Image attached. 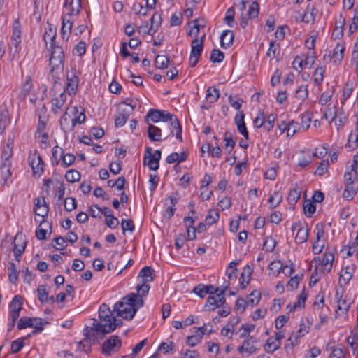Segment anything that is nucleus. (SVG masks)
<instances>
[{"label":"nucleus","mask_w":358,"mask_h":358,"mask_svg":"<svg viewBox=\"0 0 358 358\" xmlns=\"http://www.w3.org/2000/svg\"><path fill=\"white\" fill-rule=\"evenodd\" d=\"M144 300L140 296L131 293L122 298L121 301L115 303L114 310L117 315L124 319L131 320L136 311L143 306Z\"/></svg>","instance_id":"f257e3e1"},{"label":"nucleus","mask_w":358,"mask_h":358,"mask_svg":"<svg viewBox=\"0 0 358 358\" xmlns=\"http://www.w3.org/2000/svg\"><path fill=\"white\" fill-rule=\"evenodd\" d=\"M50 57L49 64L50 66V73L53 80H59V74L64 69V51L62 46H50Z\"/></svg>","instance_id":"f03ea898"},{"label":"nucleus","mask_w":358,"mask_h":358,"mask_svg":"<svg viewBox=\"0 0 358 358\" xmlns=\"http://www.w3.org/2000/svg\"><path fill=\"white\" fill-rule=\"evenodd\" d=\"M113 314L108 317H99V320L92 319L93 322L92 327H86L84 329L85 334L91 339H95V334L101 335V338L108 334V327L114 318Z\"/></svg>","instance_id":"7ed1b4c3"},{"label":"nucleus","mask_w":358,"mask_h":358,"mask_svg":"<svg viewBox=\"0 0 358 358\" xmlns=\"http://www.w3.org/2000/svg\"><path fill=\"white\" fill-rule=\"evenodd\" d=\"M51 110L57 115L62 110L65 103L66 99V89L62 83L55 80L51 89Z\"/></svg>","instance_id":"20e7f679"},{"label":"nucleus","mask_w":358,"mask_h":358,"mask_svg":"<svg viewBox=\"0 0 358 358\" xmlns=\"http://www.w3.org/2000/svg\"><path fill=\"white\" fill-rule=\"evenodd\" d=\"M345 189L343 196L351 200L358 190L357 171H347L344 174Z\"/></svg>","instance_id":"39448f33"},{"label":"nucleus","mask_w":358,"mask_h":358,"mask_svg":"<svg viewBox=\"0 0 358 358\" xmlns=\"http://www.w3.org/2000/svg\"><path fill=\"white\" fill-rule=\"evenodd\" d=\"M199 20L195 19L188 24L189 30L187 32L189 36L192 38L191 45H203L206 33L204 25L199 23Z\"/></svg>","instance_id":"423d86ee"},{"label":"nucleus","mask_w":358,"mask_h":358,"mask_svg":"<svg viewBox=\"0 0 358 358\" xmlns=\"http://www.w3.org/2000/svg\"><path fill=\"white\" fill-rule=\"evenodd\" d=\"M36 202L34 206V213L36 215L41 216L43 220L40 222V227L44 226L51 229V224L48 222L45 218L47 217L49 208L45 202L44 197H39L36 199Z\"/></svg>","instance_id":"0eeeda50"},{"label":"nucleus","mask_w":358,"mask_h":358,"mask_svg":"<svg viewBox=\"0 0 358 358\" xmlns=\"http://www.w3.org/2000/svg\"><path fill=\"white\" fill-rule=\"evenodd\" d=\"M162 152L159 150H157L152 153L150 147L146 148L145 155L143 159L144 165H147L150 169L157 171L159 166V160L161 159Z\"/></svg>","instance_id":"6e6552de"},{"label":"nucleus","mask_w":358,"mask_h":358,"mask_svg":"<svg viewBox=\"0 0 358 358\" xmlns=\"http://www.w3.org/2000/svg\"><path fill=\"white\" fill-rule=\"evenodd\" d=\"M29 164L31 166L34 176H40L44 171V162L37 151L29 156Z\"/></svg>","instance_id":"1a4fd4ad"},{"label":"nucleus","mask_w":358,"mask_h":358,"mask_svg":"<svg viewBox=\"0 0 358 358\" xmlns=\"http://www.w3.org/2000/svg\"><path fill=\"white\" fill-rule=\"evenodd\" d=\"M122 341L118 336H111L102 344L101 352L105 355H110L112 352L121 348Z\"/></svg>","instance_id":"9d476101"},{"label":"nucleus","mask_w":358,"mask_h":358,"mask_svg":"<svg viewBox=\"0 0 358 358\" xmlns=\"http://www.w3.org/2000/svg\"><path fill=\"white\" fill-rule=\"evenodd\" d=\"M67 110L64 113V114L62 116L60 120V125L62 129L64 131V132L73 131L75 125L78 124H82L85 121V115L84 110L80 113V115L75 118L71 120V124L70 126L68 125V120L66 117Z\"/></svg>","instance_id":"9b49d317"},{"label":"nucleus","mask_w":358,"mask_h":358,"mask_svg":"<svg viewBox=\"0 0 358 358\" xmlns=\"http://www.w3.org/2000/svg\"><path fill=\"white\" fill-rule=\"evenodd\" d=\"M292 231H297L295 241L297 243H303L306 242L308 237V229L306 224L301 222H295L292 226Z\"/></svg>","instance_id":"f8f14e48"},{"label":"nucleus","mask_w":358,"mask_h":358,"mask_svg":"<svg viewBox=\"0 0 358 358\" xmlns=\"http://www.w3.org/2000/svg\"><path fill=\"white\" fill-rule=\"evenodd\" d=\"M146 116L152 122H158L159 121L168 122V119L171 118V114L169 112L157 109H150Z\"/></svg>","instance_id":"ddd939ff"},{"label":"nucleus","mask_w":358,"mask_h":358,"mask_svg":"<svg viewBox=\"0 0 358 358\" xmlns=\"http://www.w3.org/2000/svg\"><path fill=\"white\" fill-rule=\"evenodd\" d=\"M11 162H1L0 165V184L5 185L12 182Z\"/></svg>","instance_id":"4468645a"},{"label":"nucleus","mask_w":358,"mask_h":358,"mask_svg":"<svg viewBox=\"0 0 358 358\" xmlns=\"http://www.w3.org/2000/svg\"><path fill=\"white\" fill-rule=\"evenodd\" d=\"M26 240L22 234H17L14 238L13 252L16 259L19 262V257L23 253L26 247Z\"/></svg>","instance_id":"2eb2a0df"},{"label":"nucleus","mask_w":358,"mask_h":358,"mask_svg":"<svg viewBox=\"0 0 358 358\" xmlns=\"http://www.w3.org/2000/svg\"><path fill=\"white\" fill-rule=\"evenodd\" d=\"M131 115V109L126 110L122 106H118L117 115L115 116V125L116 127H122Z\"/></svg>","instance_id":"dca6fc26"},{"label":"nucleus","mask_w":358,"mask_h":358,"mask_svg":"<svg viewBox=\"0 0 358 358\" xmlns=\"http://www.w3.org/2000/svg\"><path fill=\"white\" fill-rule=\"evenodd\" d=\"M334 260V255L332 252H325L324 253L322 259L320 262L322 273H327L331 271Z\"/></svg>","instance_id":"f3484780"},{"label":"nucleus","mask_w":358,"mask_h":358,"mask_svg":"<svg viewBox=\"0 0 358 358\" xmlns=\"http://www.w3.org/2000/svg\"><path fill=\"white\" fill-rule=\"evenodd\" d=\"M256 342L254 337L248 336L245 340L243 342L242 345L238 348V351L240 353L243 352H247L248 355H252L255 353L257 350V348L254 345Z\"/></svg>","instance_id":"a211bd4d"},{"label":"nucleus","mask_w":358,"mask_h":358,"mask_svg":"<svg viewBox=\"0 0 358 358\" xmlns=\"http://www.w3.org/2000/svg\"><path fill=\"white\" fill-rule=\"evenodd\" d=\"M212 182V178L208 174H205L203 183V185L201 187L200 197L202 201H208L213 195V191H209L207 195H205V191H208V186Z\"/></svg>","instance_id":"6ab92c4d"},{"label":"nucleus","mask_w":358,"mask_h":358,"mask_svg":"<svg viewBox=\"0 0 358 358\" xmlns=\"http://www.w3.org/2000/svg\"><path fill=\"white\" fill-rule=\"evenodd\" d=\"M203 46H192V51L189 60V64L191 67H194L197 64L203 51Z\"/></svg>","instance_id":"aec40b11"},{"label":"nucleus","mask_w":358,"mask_h":358,"mask_svg":"<svg viewBox=\"0 0 358 358\" xmlns=\"http://www.w3.org/2000/svg\"><path fill=\"white\" fill-rule=\"evenodd\" d=\"M66 79V90L68 93L69 94H75L78 85V78L75 75V73H72L71 76L67 73Z\"/></svg>","instance_id":"412c9836"},{"label":"nucleus","mask_w":358,"mask_h":358,"mask_svg":"<svg viewBox=\"0 0 358 358\" xmlns=\"http://www.w3.org/2000/svg\"><path fill=\"white\" fill-rule=\"evenodd\" d=\"M84 336H85V338L79 341L78 343V349L79 350L85 351V352L88 353V351L90 350L92 343H95L98 341L99 338L98 335L95 334V339H91L88 338L85 333L83 332Z\"/></svg>","instance_id":"4be33fe9"},{"label":"nucleus","mask_w":358,"mask_h":358,"mask_svg":"<svg viewBox=\"0 0 358 358\" xmlns=\"http://www.w3.org/2000/svg\"><path fill=\"white\" fill-rule=\"evenodd\" d=\"M152 272L153 269L150 266H145L140 271L138 278H141V282L149 284L153 280Z\"/></svg>","instance_id":"5701e85b"},{"label":"nucleus","mask_w":358,"mask_h":358,"mask_svg":"<svg viewBox=\"0 0 358 358\" xmlns=\"http://www.w3.org/2000/svg\"><path fill=\"white\" fill-rule=\"evenodd\" d=\"M13 141L12 140H8V143L5 146H3L1 152V159L2 162H11L10 159L13 156Z\"/></svg>","instance_id":"b1692460"},{"label":"nucleus","mask_w":358,"mask_h":358,"mask_svg":"<svg viewBox=\"0 0 358 358\" xmlns=\"http://www.w3.org/2000/svg\"><path fill=\"white\" fill-rule=\"evenodd\" d=\"M148 136L151 141H159L162 140V131L161 129L152 125L149 124L148 129Z\"/></svg>","instance_id":"393cba45"},{"label":"nucleus","mask_w":358,"mask_h":358,"mask_svg":"<svg viewBox=\"0 0 358 358\" xmlns=\"http://www.w3.org/2000/svg\"><path fill=\"white\" fill-rule=\"evenodd\" d=\"M12 41L15 45L20 44L21 41V25L18 19H16L13 25Z\"/></svg>","instance_id":"a878e982"},{"label":"nucleus","mask_w":358,"mask_h":358,"mask_svg":"<svg viewBox=\"0 0 358 358\" xmlns=\"http://www.w3.org/2000/svg\"><path fill=\"white\" fill-rule=\"evenodd\" d=\"M288 268V266H283L282 262L280 260L278 261H273L268 266V268L270 271L273 272V275L275 276H278L282 271H285Z\"/></svg>","instance_id":"bb28decb"},{"label":"nucleus","mask_w":358,"mask_h":358,"mask_svg":"<svg viewBox=\"0 0 358 358\" xmlns=\"http://www.w3.org/2000/svg\"><path fill=\"white\" fill-rule=\"evenodd\" d=\"M336 115L337 113L336 105H333L332 106L328 105L327 107V110H325L322 115V118L325 119L330 123L332 121H334V118H336Z\"/></svg>","instance_id":"cd10ccee"},{"label":"nucleus","mask_w":358,"mask_h":358,"mask_svg":"<svg viewBox=\"0 0 358 358\" xmlns=\"http://www.w3.org/2000/svg\"><path fill=\"white\" fill-rule=\"evenodd\" d=\"M335 299L338 303V309L347 313L350 308V303H348L345 299H343V296L339 294L338 292H336Z\"/></svg>","instance_id":"c85d7f7f"},{"label":"nucleus","mask_w":358,"mask_h":358,"mask_svg":"<svg viewBox=\"0 0 358 358\" xmlns=\"http://www.w3.org/2000/svg\"><path fill=\"white\" fill-rule=\"evenodd\" d=\"M301 191L298 187H294L290 189L287 201L290 205H294L300 199Z\"/></svg>","instance_id":"c756f323"},{"label":"nucleus","mask_w":358,"mask_h":358,"mask_svg":"<svg viewBox=\"0 0 358 358\" xmlns=\"http://www.w3.org/2000/svg\"><path fill=\"white\" fill-rule=\"evenodd\" d=\"M220 45H230L233 43L234 35L230 30L223 31L220 35Z\"/></svg>","instance_id":"7c9ffc66"},{"label":"nucleus","mask_w":358,"mask_h":358,"mask_svg":"<svg viewBox=\"0 0 358 358\" xmlns=\"http://www.w3.org/2000/svg\"><path fill=\"white\" fill-rule=\"evenodd\" d=\"M282 194L279 191H275L269 197L268 202L271 207L274 208L277 207L282 201Z\"/></svg>","instance_id":"2f4dec72"},{"label":"nucleus","mask_w":358,"mask_h":358,"mask_svg":"<svg viewBox=\"0 0 358 358\" xmlns=\"http://www.w3.org/2000/svg\"><path fill=\"white\" fill-rule=\"evenodd\" d=\"M266 55L271 59L275 58L277 61L281 59L282 54L280 46H269L266 52Z\"/></svg>","instance_id":"473e14b6"},{"label":"nucleus","mask_w":358,"mask_h":358,"mask_svg":"<svg viewBox=\"0 0 358 358\" xmlns=\"http://www.w3.org/2000/svg\"><path fill=\"white\" fill-rule=\"evenodd\" d=\"M9 308L10 310L20 313L22 308V298L19 295L15 296L9 305Z\"/></svg>","instance_id":"72a5a7b5"},{"label":"nucleus","mask_w":358,"mask_h":358,"mask_svg":"<svg viewBox=\"0 0 358 358\" xmlns=\"http://www.w3.org/2000/svg\"><path fill=\"white\" fill-rule=\"evenodd\" d=\"M314 47L315 46L308 47V51L306 52V59L304 60V64L308 65L310 67L314 64L316 59Z\"/></svg>","instance_id":"f704fd0d"},{"label":"nucleus","mask_w":358,"mask_h":358,"mask_svg":"<svg viewBox=\"0 0 358 358\" xmlns=\"http://www.w3.org/2000/svg\"><path fill=\"white\" fill-rule=\"evenodd\" d=\"M220 92L219 90L215 87H209L206 91V99L210 103H214L217 101L219 99Z\"/></svg>","instance_id":"c9c22d12"},{"label":"nucleus","mask_w":358,"mask_h":358,"mask_svg":"<svg viewBox=\"0 0 358 358\" xmlns=\"http://www.w3.org/2000/svg\"><path fill=\"white\" fill-rule=\"evenodd\" d=\"M32 87L31 78L27 76L20 93V99H25Z\"/></svg>","instance_id":"e433bc0d"},{"label":"nucleus","mask_w":358,"mask_h":358,"mask_svg":"<svg viewBox=\"0 0 358 358\" xmlns=\"http://www.w3.org/2000/svg\"><path fill=\"white\" fill-rule=\"evenodd\" d=\"M37 294L38 300L41 303H46L48 301L49 292L47 290L46 285H39L37 288Z\"/></svg>","instance_id":"4c0bfd02"},{"label":"nucleus","mask_w":358,"mask_h":358,"mask_svg":"<svg viewBox=\"0 0 358 358\" xmlns=\"http://www.w3.org/2000/svg\"><path fill=\"white\" fill-rule=\"evenodd\" d=\"M65 179L69 182H78L80 179V173L75 169L69 170L65 174Z\"/></svg>","instance_id":"58836bf2"},{"label":"nucleus","mask_w":358,"mask_h":358,"mask_svg":"<svg viewBox=\"0 0 358 358\" xmlns=\"http://www.w3.org/2000/svg\"><path fill=\"white\" fill-rule=\"evenodd\" d=\"M266 351L268 353H273L275 350H278L280 347V342L275 343L273 338H268L266 343Z\"/></svg>","instance_id":"ea45409f"},{"label":"nucleus","mask_w":358,"mask_h":358,"mask_svg":"<svg viewBox=\"0 0 358 358\" xmlns=\"http://www.w3.org/2000/svg\"><path fill=\"white\" fill-rule=\"evenodd\" d=\"M150 285L146 282H141L136 286L137 293H134V295L140 296L141 299L146 296L150 290Z\"/></svg>","instance_id":"a19ab883"},{"label":"nucleus","mask_w":358,"mask_h":358,"mask_svg":"<svg viewBox=\"0 0 358 358\" xmlns=\"http://www.w3.org/2000/svg\"><path fill=\"white\" fill-rule=\"evenodd\" d=\"M315 205L310 200H305L303 203V211L307 217H311L315 212Z\"/></svg>","instance_id":"79ce46f5"},{"label":"nucleus","mask_w":358,"mask_h":358,"mask_svg":"<svg viewBox=\"0 0 358 358\" xmlns=\"http://www.w3.org/2000/svg\"><path fill=\"white\" fill-rule=\"evenodd\" d=\"M344 50V46H336L334 49L331 59H333L334 62H341L343 58Z\"/></svg>","instance_id":"37998d69"},{"label":"nucleus","mask_w":358,"mask_h":358,"mask_svg":"<svg viewBox=\"0 0 358 358\" xmlns=\"http://www.w3.org/2000/svg\"><path fill=\"white\" fill-rule=\"evenodd\" d=\"M25 343L23 338H17L11 343V353L15 354L20 352L24 346Z\"/></svg>","instance_id":"c03bdc74"},{"label":"nucleus","mask_w":358,"mask_h":358,"mask_svg":"<svg viewBox=\"0 0 358 358\" xmlns=\"http://www.w3.org/2000/svg\"><path fill=\"white\" fill-rule=\"evenodd\" d=\"M155 66L158 69H165L169 63V58L165 55H157L155 58Z\"/></svg>","instance_id":"a18cd8bd"},{"label":"nucleus","mask_w":358,"mask_h":358,"mask_svg":"<svg viewBox=\"0 0 358 358\" xmlns=\"http://www.w3.org/2000/svg\"><path fill=\"white\" fill-rule=\"evenodd\" d=\"M224 58V53L218 50V49H213L211 51L210 59L213 63H219L221 62Z\"/></svg>","instance_id":"49530a36"},{"label":"nucleus","mask_w":358,"mask_h":358,"mask_svg":"<svg viewBox=\"0 0 358 358\" xmlns=\"http://www.w3.org/2000/svg\"><path fill=\"white\" fill-rule=\"evenodd\" d=\"M301 129L300 124L292 120L287 124V136L292 137L297 131Z\"/></svg>","instance_id":"de8ad7c7"},{"label":"nucleus","mask_w":358,"mask_h":358,"mask_svg":"<svg viewBox=\"0 0 358 358\" xmlns=\"http://www.w3.org/2000/svg\"><path fill=\"white\" fill-rule=\"evenodd\" d=\"M324 69L322 66L316 68L313 73L314 83L316 85L322 83L324 79Z\"/></svg>","instance_id":"09e8293b"},{"label":"nucleus","mask_w":358,"mask_h":358,"mask_svg":"<svg viewBox=\"0 0 358 358\" xmlns=\"http://www.w3.org/2000/svg\"><path fill=\"white\" fill-rule=\"evenodd\" d=\"M33 322V317H22L19 320L17 329L21 330L27 327H32Z\"/></svg>","instance_id":"8fccbe9b"},{"label":"nucleus","mask_w":358,"mask_h":358,"mask_svg":"<svg viewBox=\"0 0 358 358\" xmlns=\"http://www.w3.org/2000/svg\"><path fill=\"white\" fill-rule=\"evenodd\" d=\"M62 165L64 167H68L73 164L76 160L75 156L71 153H66L62 155Z\"/></svg>","instance_id":"3c124183"},{"label":"nucleus","mask_w":358,"mask_h":358,"mask_svg":"<svg viewBox=\"0 0 358 358\" xmlns=\"http://www.w3.org/2000/svg\"><path fill=\"white\" fill-rule=\"evenodd\" d=\"M8 271V278L10 282L15 283L17 280V271L15 263L10 262Z\"/></svg>","instance_id":"603ef678"},{"label":"nucleus","mask_w":358,"mask_h":358,"mask_svg":"<svg viewBox=\"0 0 358 358\" xmlns=\"http://www.w3.org/2000/svg\"><path fill=\"white\" fill-rule=\"evenodd\" d=\"M33 320L34 322L32 327L34 328V330L32 332L33 334L41 332L43 330V325L48 324V322H43L41 318L33 317Z\"/></svg>","instance_id":"864d4df0"},{"label":"nucleus","mask_w":358,"mask_h":358,"mask_svg":"<svg viewBox=\"0 0 358 358\" xmlns=\"http://www.w3.org/2000/svg\"><path fill=\"white\" fill-rule=\"evenodd\" d=\"M220 215L219 213L214 210H210L208 212L206 217V222L208 225H211L215 223L219 219Z\"/></svg>","instance_id":"5fc2aeb1"},{"label":"nucleus","mask_w":358,"mask_h":358,"mask_svg":"<svg viewBox=\"0 0 358 358\" xmlns=\"http://www.w3.org/2000/svg\"><path fill=\"white\" fill-rule=\"evenodd\" d=\"M202 337L199 334V333H196L192 336H188L186 338V344L194 347L199 343L201 341Z\"/></svg>","instance_id":"6e6d98bb"},{"label":"nucleus","mask_w":358,"mask_h":358,"mask_svg":"<svg viewBox=\"0 0 358 358\" xmlns=\"http://www.w3.org/2000/svg\"><path fill=\"white\" fill-rule=\"evenodd\" d=\"M308 91L306 85H301L296 91L295 96L299 100L304 101L308 98Z\"/></svg>","instance_id":"4d7b16f0"},{"label":"nucleus","mask_w":358,"mask_h":358,"mask_svg":"<svg viewBox=\"0 0 358 358\" xmlns=\"http://www.w3.org/2000/svg\"><path fill=\"white\" fill-rule=\"evenodd\" d=\"M69 8V15H73L78 14L81 8L80 0H71Z\"/></svg>","instance_id":"13d9d810"},{"label":"nucleus","mask_w":358,"mask_h":358,"mask_svg":"<svg viewBox=\"0 0 358 358\" xmlns=\"http://www.w3.org/2000/svg\"><path fill=\"white\" fill-rule=\"evenodd\" d=\"M329 166L328 160H322L316 169L315 174L320 176H323L328 171Z\"/></svg>","instance_id":"bf43d9fd"},{"label":"nucleus","mask_w":358,"mask_h":358,"mask_svg":"<svg viewBox=\"0 0 358 358\" xmlns=\"http://www.w3.org/2000/svg\"><path fill=\"white\" fill-rule=\"evenodd\" d=\"M63 149L58 145L53 147L52 149V155L54 159L55 164H58L62 159V155L63 154Z\"/></svg>","instance_id":"052dcab7"},{"label":"nucleus","mask_w":358,"mask_h":358,"mask_svg":"<svg viewBox=\"0 0 358 358\" xmlns=\"http://www.w3.org/2000/svg\"><path fill=\"white\" fill-rule=\"evenodd\" d=\"M352 334V336H350L347 338V341L352 350L357 349L358 346V332L354 330Z\"/></svg>","instance_id":"680f3d73"},{"label":"nucleus","mask_w":358,"mask_h":358,"mask_svg":"<svg viewBox=\"0 0 358 358\" xmlns=\"http://www.w3.org/2000/svg\"><path fill=\"white\" fill-rule=\"evenodd\" d=\"M259 12V6L257 1H253L250 6L248 10V17L250 18H255L258 16Z\"/></svg>","instance_id":"e2e57ef3"},{"label":"nucleus","mask_w":358,"mask_h":358,"mask_svg":"<svg viewBox=\"0 0 358 358\" xmlns=\"http://www.w3.org/2000/svg\"><path fill=\"white\" fill-rule=\"evenodd\" d=\"M347 117L343 113L337 114L336 118H334V124L338 130H340L344 126L346 122Z\"/></svg>","instance_id":"0e129e2a"},{"label":"nucleus","mask_w":358,"mask_h":358,"mask_svg":"<svg viewBox=\"0 0 358 358\" xmlns=\"http://www.w3.org/2000/svg\"><path fill=\"white\" fill-rule=\"evenodd\" d=\"M249 296L251 298L247 301L248 304L250 303L251 306H253L259 303L261 299V292L257 290H255L250 293Z\"/></svg>","instance_id":"69168bd1"},{"label":"nucleus","mask_w":358,"mask_h":358,"mask_svg":"<svg viewBox=\"0 0 358 358\" xmlns=\"http://www.w3.org/2000/svg\"><path fill=\"white\" fill-rule=\"evenodd\" d=\"M275 119V115L273 114H270L267 116L264 124V129L266 131H270L271 130L273 129Z\"/></svg>","instance_id":"338daca9"},{"label":"nucleus","mask_w":358,"mask_h":358,"mask_svg":"<svg viewBox=\"0 0 358 358\" xmlns=\"http://www.w3.org/2000/svg\"><path fill=\"white\" fill-rule=\"evenodd\" d=\"M174 349V343L169 341L168 343L163 342L160 344L158 348V350L162 351L164 354L169 353L173 351Z\"/></svg>","instance_id":"774afa93"}]
</instances>
